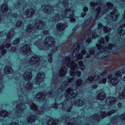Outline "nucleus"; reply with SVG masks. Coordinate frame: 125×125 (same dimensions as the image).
<instances>
[{"label":"nucleus","mask_w":125,"mask_h":125,"mask_svg":"<svg viewBox=\"0 0 125 125\" xmlns=\"http://www.w3.org/2000/svg\"><path fill=\"white\" fill-rule=\"evenodd\" d=\"M22 50L24 54L27 55H30L31 52L30 46L27 45H24L23 46Z\"/></svg>","instance_id":"obj_7"},{"label":"nucleus","mask_w":125,"mask_h":125,"mask_svg":"<svg viewBox=\"0 0 125 125\" xmlns=\"http://www.w3.org/2000/svg\"><path fill=\"white\" fill-rule=\"evenodd\" d=\"M75 74L76 75L78 76H80L81 74L80 72L78 71L76 72L75 73Z\"/></svg>","instance_id":"obj_49"},{"label":"nucleus","mask_w":125,"mask_h":125,"mask_svg":"<svg viewBox=\"0 0 125 125\" xmlns=\"http://www.w3.org/2000/svg\"><path fill=\"white\" fill-rule=\"evenodd\" d=\"M32 87V83L30 82H28L27 83L26 87V89L28 90L31 89Z\"/></svg>","instance_id":"obj_26"},{"label":"nucleus","mask_w":125,"mask_h":125,"mask_svg":"<svg viewBox=\"0 0 125 125\" xmlns=\"http://www.w3.org/2000/svg\"><path fill=\"white\" fill-rule=\"evenodd\" d=\"M74 16L73 12V11H72V14H71V15H70V16H69L68 17L69 18H70V21H71L72 22H73V21H74L75 20V19L74 18H73V17L71 18V16L72 17V16Z\"/></svg>","instance_id":"obj_33"},{"label":"nucleus","mask_w":125,"mask_h":125,"mask_svg":"<svg viewBox=\"0 0 125 125\" xmlns=\"http://www.w3.org/2000/svg\"><path fill=\"white\" fill-rule=\"evenodd\" d=\"M106 81V79L104 78L102 79V80L100 81L99 82V83H105Z\"/></svg>","instance_id":"obj_38"},{"label":"nucleus","mask_w":125,"mask_h":125,"mask_svg":"<svg viewBox=\"0 0 125 125\" xmlns=\"http://www.w3.org/2000/svg\"><path fill=\"white\" fill-rule=\"evenodd\" d=\"M52 58L51 57H50L48 60V61L50 62H52Z\"/></svg>","instance_id":"obj_63"},{"label":"nucleus","mask_w":125,"mask_h":125,"mask_svg":"<svg viewBox=\"0 0 125 125\" xmlns=\"http://www.w3.org/2000/svg\"><path fill=\"white\" fill-rule=\"evenodd\" d=\"M77 94V91L75 90H72L69 89L66 91V95L70 98H72L75 96Z\"/></svg>","instance_id":"obj_5"},{"label":"nucleus","mask_w":125,"mask_h":125,"mask_svg":"<svg viewBox=\"0 0 125 125\" xmlns=\"http://www.w3.org/2000/svg\"><path fill=\"white\" fill-rule=\"evenodd\" d=\"M35 11L32 9H29L27 10L25 13V15L28 17H31L35 13Z\"/></svg>","instance_id":"obj_11"},{"label":"nucleus","mask_w":125,"mask_h":125,"mask_svg":"<svg viewBox=\"0 0 125 125\" xmlns=\"http://www.w3.org/2000/svg\"><path fill=\"white\" fill-rule=\"evenodd\" d=\"M94 81H95V80H94L92 77L90 76L87 79L85 80V82L86 83H91Z\"/></svg>","instance_id":"obj_25"},{"label":"nucleus","mask_w":125,"mask_h":125,"mask_svg":"<svg viewBox=\"0 0 125 125\" xmlns=\"http://www.w3.org/2000/svg\"><path fill=\"white\" fill-rule=\"evenodd\" d=\"M83 10L84 11V12H85L87 10L88 8L86 7H84L83 9Z\"/></svg>","instance_id":"obj_62"},{"label":"nucleus","mask_w":125,"mask_h":125,"mask_svg":"<svg viewBox=\"0 0 125 125\" xmlns=\"http://www.w3.org/2000/svg\"><path fill=\"white\" fill-rule=\"evenodd\" d=\"M112 75L111 74H110L108 76L107 78L109 79H111V78H112Z\"/></svg>","instance_id":"obj_54"},{"label":"nucleus","mask_w":125,"mask_h":125,"mask_svg":"<svg viewBox=\"0 0 125 125\" xmlns=\"http://www.w3.org/2000/svg\"><path fill=\"white\" fill-rule=\"evenodd\" d=\"M86 53V51L84 49H82L81 50V53L83 55L85 54Z\"/></svg>","instance_id":"obj_45"},{"label":"nucleus","mask_w":125,"mask_h":125,"mask_svg":"<svg viewBox=\"0 0 125 125\" xmlns=\"http://www.w3.org/2000/svg\"><path fill=\"white\" fill-rule=\"evenodd\" d=\"M44 27V24L43 22L41 21L39 23L37 26L38 29H43Z\"/></svg>","instance_id":"obj_21"},{"label":"nucleus","mask_w":125,"mask_h":125,"mask_svg":"<svg viewBox=\"0 0 125 125\" xmlns=\"http://www.w3.org/2000/svg\"><path fill=\"white\" fill-rule=\"evenodd\" d=\"M86 57L87 58H89L90 57V56L89 54H86L85 55Z\"/></svg>","instance_id":"obj_61"},{"label":"nucleus","mask_w":125,"mask_h":125,"mask_svg":"<svg viewBox=\"0 0 125 125\" xmlns=\"http://www.w3.org/2000/svg\"><path fill=\"white\" fill-rule=\"evenodd\" d=\"M105 40H106V42H107L108 41V40H109V37L108 36H106L105 37Z\"/></svg>","instance_id":"obj_55"},{"label":"nucleus","mask_w":125,"mask_h":125,"mask_svg":"<svg viewBox=\"0 0 125 125\" xmlns=\"http://www.w3.org/2000/svg\"><path fill=\"white\" fill-rule=\"evenodd\" d=\"M1 10L3 13L6 12L7 10L6 5L5 4H3L1 7Z\"/></svg>","instance_id":"obj_27"},{"label":"nucleus","mask_w":125,"mask_h":125,"mask_svg":"<svg viewBox=\"0 0 125 125\" xmlns=\"http://www.w3.org/2000/svg\"><path fill=\"white\" fill-rule=\"evenodd\" d=\"M103 9V7L102 6H100L97 9L96 11L98 12H100L101 11H102Z\"/></svg>","instance_id":"obj_39"},{"label":"nucleus","mask_w":125,"mask_h":125,"mask_svg":"<svg viewBox=\"0 0 125 125\" xmlns=\"http://www.w3.org/2000/svg\"><path fill=\"white\" fill-rule=\"evenodd\" d=\"M91 54H93L94 53V51H91L90 52Z\"/></svg>","instance_id":"obj_60"},{"label":"nucleus","mask_w":125,"mask_h":125,"mask_svg":"<svg viewBox=\"0 0 125 125\" xmlns=\"http://www.w3.org/2000/svg\"><path fill=\"white\" fill-rule=\"evenodd\" d=\"M116 118L113 119L112 120L111 123H110L108 124L107 125H114L115 123L117 122V118Z\"/></svg>","instance_id":"obj_31"},{"label":"nucleus","mask_w":125,"mask_h":125,"mask_svg":"<svg viewBox=\"0 0 125 125\" xmlns=\"http://www.w3.org/2000/svg\"><path fill=\"white\" fill-rule=\"evenodd\" d=\"M125 97V90H123L122 91V93L120 94V98L121 99H123Z\"/></svg>","instance_id":"obj_32"},{"label":"nucleus","mask_w":125,"mask_h":125,"mask_svg":"<svg viewBox=\"0 0 125 125\" xmlns=\"http://www.w3.org/2000/svg\"><path fill=\"white\" fill-rule=\"evenodd\" d=\"M19 42L20 41L19 39H17L16 41H14L13 44L14 45H16L17 44L19 43Z\"/></svg>","instance_id":"obj_40"},{"label":"nucleus","mask_w":125,"mask_h":125,"mask_svg":"<svg viewBox=\"0 0 125 125\" xmlns=\"http://www.w3.org/2000/svg\"><path fill=\"white\" fill-rule=\"evenodd\" d=\"M97 87V86L96 85H93L92 86V87L93 88L95 89Z\"/></svg>","instance_id":"obj_53"},{"label":"nucleus","mask_w":125,"mask_h":125,"mask_svg":"<svg viewBox=\"0 0 125 125\" xmlns=\"http://www.w3.org/2000/svg\"><path fill=\"white\" fill-rule=\"evenodd\" d=\"M43 33L45 35H47L48 34V32L47 31H44L43 32Z\"/></svg>","instance_id":"obj_57"},{"label":"nucleus","mask_w":125,"mask_h":125,"mask_svg":"<svg viewBox=\"0 0 125 125\" xmlns=\"http://www.w3.org/2000/svg\"><path fill=\"white\" fill-rule=\"evenodd\" d=\"M45 96L42 93H40L36 95V97L38 99L42 100V99H43L45 97Z\"/></svg>","instance_id":"obj_20"},{"label":"nucleus","mask_w":125,"mask_h":125,"mask_svg":"<svg viewBox=\"0 0 125 125\" xmlns=\"http://www.w3.org/2000/svg\"><path fill=\"white\" fill-rule=\"evenodd\" d=\"M104 31L106 32H107L109 31H110L111 29L110 28L107 27H104Z\"/></svg>","instance_id":"obj_37"},{"label":"nucleus","mask_w":125,"mask_h":125,"mask_svg":"<svg viewBox=\"0 0 125 125\" xmlns=\"http://www.w3.org/2000/svg\"><path fill=\"white\" fill-rule=\"evenodd\" d=\"M0 114L1 116H6L8 115V113L6 111L2 110L0 112Z\"/></svg>","instance_id":"obj_29"},{"label":"nucleus","mask_w":125,"mask_h":125,"mask_svg":"<svg viewBox=\"0 0 125 125\" xmlns=\"http://www.w3.org/2000/svg\"><path fill=\"white\" fill-rule=\"evenodd\" d=\"M31 74L29 72H26L24 75V78L26 81H28L31 79L32 77Z\"/></svg>","instance_id":"obj_13"},{"label":"nucleus","mask_w":125,"mask_h":125,"mask_svg":"<svg viewBox=\"0 0 125 125\" xmlns=\"http://www.w3.org/2000/svg\"><path fill=\"white\" fill-rule=\"evenodd\" d=\"M83 82V80L80 79H78L76 81L75 85L77 87H79L81 86V84Z\"/></svg>","instance_id":"obj_24"},{"label":"nucleus","mask_w":125,"mask_h":125,"mask_svg":"<svg viewBox=\"0 0 125 125\" xmlns=\"http://www.w3.org/2000/svg\"><path fill=\"white\" fill-rule=\"evenodd\" d=\"M66 65L68 67L70 66L71 71L70 75L71 76H73L74 75V72L78 69L77 64L73 62H70L68 64H66Z\"/></svg>","instance_id":"obj_3"},{"label":"nucleus","mask_w":125,"mask_h":125,"mask_svg":"<svg viewBox=\"0 0 125 125\" xmlns=\"http://www.w3.org/2000/svg\"><path fill=\"white\" fill-rule=\"evenodd\" d=\"M10 32V33H9L8 35V38H10L11 37H12L13 36V34L14 33V32L13 31L12 32V35H11V32Z\"/></svg>","instance_id":"obj_46"},{"label":"nucleus","mask_w":125,"mask_h":125,"mask_svg":"<svg viewBox=\"0 0 125 125\" xmlns=\"http://www.w3.org/2000/svg\"><path fill=\"white\" fill-rule=\"evenodd\" d=\"M79 64L81 69L83 70L84 69V67L83 65V62L82 61H79Z\"/></svg>","instance_id":"obj_35"},{"label":"nucleus","mask_w":125,"mask_h":125,"mask_svg":"<svg viewBox=\"0 0 125 125\" xmlns=\"http://www.w3.org/2000/svg\"><path fill=\"white\" fill-rule=\"evenodd\" d=\"M61 122H62L67 124V125H72L73 122L71 120L70 118H60L59 120H53L52 118H50L49 120L47 122V125H57L58 124Z\"/></svg>","instance_id":"obj_1"},{"label":"nucleus","mask_w":125,"mask_h":125,"mask_svg":"<svg viewBox=\"0 0 125 125\" xmlns=\"http://www.w3.org/2000/svg\"><path fill=\"white\" fill-rule=\"evenodd\" d=\"M107 6L108 7H110V8L113 6V4L109 2L107 3Z\"/></svg>","instance_id":"obj_42"},{"label":"nucleus","mask_w":125,"mask_h":125,"mask_svg":"<svg viewBox=\"0 0 125 125\" xmlns=\"http://www.w3.org/2000/svg\"><path fill=\"white\" fill-rule=\"evenodd\" d=\"M105 43V39L104 38H102L100 39L99 44H97L96 46L98 49L99 50H102V49L104 51L106 49V47L104 46V43Z\"/></svg>","instance_id":"obj_4"},{"label":"nucleus","mask_w":125,"mask_h":125,"mask_svg":"<svg viewBox=\"0 0 125 125\" xmlns=\"http://www.w3.org/2000/svg\"><path fill=\"white\" fill-rule=\"evenodd\" d=\"M116 100L115 98L113 97H109L107 99V104L108 105H112L115 102Z\"/></svg>","instance_id":"obj_14"},{"label":"nucleus","mask_w":125,"mask_h":125,"mask_svg":"<svg viewBox=\"0 0 125 125\" xmlns=\"http://www.w3.org/2000/svg\"><path fill=\"white\" fill-rule=\"evenodd\" d=\"M118 31L119 34L123 35L125 33V27L123 28L122 27H120L118 29Z\"/></svg>","instance_id":"obj_18"},{"label":"nucleus","mask_w":125,"mask_h":125,"mask_svg":"<svg viewBox=\"0 0 125 125\" xmlns=\"http://www.w3.org/2000/svg\"><path fill=\"white\" fill-rule=\"evenodd\" d=\"M52 8L51 7H47L46 8V13H49L51 12L52 10Z\"/></svg>","instance_id":"obj_34"},{"label":"nucleus","mask_w":125,"mask_h":125,"mask_svg":"<svg viewBox=\"0 0 125 125\" xmlns=\"http://www.w3.org/2000/svg\"><path fill=\"white\" fill-rule=\"evenodd\" d=\"M45 77V74L43 72H39L37 74L36 77V80L37 82L36 83L38 84L39 83L41 82L43 80V79Z\"/></svg>","instance_id":"obj_8"},{"label":"nucleus","mask_w":125,"mask_h":125,"mask_svg":"<svg viewBox=\"0 0 125 125\" xmlns=\"http://www.w3.org/2000/svg\"><path fill=\"white\" fill-rule=\"evenodd\" d=\"M85 15V12H83L81 14V16L82 17H84Z\"/></svg>","instance_id":"obj_56"},{"label":"nucleus","mask_w":125,"mask_h":125,"mask_svg":"<svg viewBox=\"0 0 125 125\" xmlns=\"http://www.w3.org/2000/svg\"><path fill=\"white\" fill-rule=\"evenodd\" d=\"M118 82V80L117 77H113L111 81V84L114 85H116Z\"/></svg>","instance_id":"obj_19"},{"label":"nucleus","mask_w":125,"mask_h":125,"mask_svg":"<svg viewBox=\"0 0 125 125\" xmlns=\"http://www.w3.org/2000/svg\"><path fill=\"white\" fill-rule=\"evenodd\" d=\"M80 47H77V48H74L75 49L74 52L73 53V57H75L77 55H78L77 56V58L78 59H81L82 58V54H81V53H79V50L80 49L79 48Z\"/></svg>","instance_id":"obj_9"},{"label":"nucleus","mask_w":125,"mask_h":125,"mask_svg":"<svg viewBox=\"0 0 125 125\" xmlns=\"http://www.w3.org/2000/svg\"><path fill=\"white\" fill-rule=\"evenodd\" d=\"M22 50L24 54L27 55H30L31 52L30 46L27 45H24L23 46Z\"/></svg>","instance_id":"obj_6"},{"label":"nucleus","mask_w":125,"mask_h":125,"mask_svg":"<svg viewBox=\"0 0 125 125\" xmlns=\"http://www.w3.org/2000/svg\"><path fill=\"white\" fill-rule=\"evenodd\" d=\"M118 105H119V106H118V107H120L121 106V103H119L118 104Z\"/></svg>","instance_id":"obj_64"},{"label":"nucleus","mask_w":125,"mask_h":125,"mask_svg":"<svg viewBox=\"0 0 125 125\" xmlns=\"http://www.w3.org/2000/svg\"><path fill=\"white\" fill-rule=\"evenodd\" d=\"M65 25L62 23H59L57 25V30L60 31H63L64 29Z\"/></svg>","instance_id":"obj_16"},{"label":"nucleus","mask_w":125,"mask_h":125,"mask_svg":"<svg viewBox=\"0 0 125 125\" xmlns=\"http://www.w3.org/2000/svg\"><path fill=\"white\" fill-rule=\"evenodd\" d=\"M119 15L118 13V12L117 10H115L112 12L110 17L114 21H115L117 18V17Z\"/></svg>","instance_id":"obj_15"},{"label":"nucleus","mask_w":125,"mask_h":125,"mask_svg":"<svg viewBox=\"0 0 125 125\" xmlns=\"http://www.w3.org/2000/svg\"><path fill=\"white\" fill-rule=\"evenodd\" d=\"M11 46V44L9 43H7L6 44V48H8Z\"/></svg>","instance_id":"obj_48"},{"label":"nucleus","mask_w":125,"mask_h":125,"mask_svg":"<svg viewBox=\"0 0 125 125\" xmlns=\"http://www.w3.org/2000/svg\"><path fill=\"white\" fill-rule=\"evenodd\" d=\"M98 29H100V28H101L102 26V25L100 23H99L98 24Z\"/></svg>","instance_id":"obj_58"},{"label":"nucleus","mask_w":125,"mask_h":125,"mask_svg":"<svg viewBox=\"0 0 125 125\" xmlns=\"http://www.w3.org/2000/svg\"><path fill=\"white\" fill-rule=\"evenodd\" d=\"M4 72L6 74H9L12 72V70L11 67L9 66H6L4 69Z\"/></svg>","instance_id":"obj_17"},{"label":"nucleus","mask_w":125,"mask_h":125,"mask_svg":"<svg viewBox=\"0 0 125 125\" xmlns=\"http://www.w3.org/2000/svg\"><path fill=\"white\" fill-rule=\"evenodd\" d=\"M4 46H5L4 45H2L0 47V49L1 50H2L4 48Z\"/></svg>","instance_id":"obj_59"},{"label":"nucleus","mask_w":125,"mask_h":125,"mask_svg":"<svg viewBox=\"0 0 125 125\" xmlns=\"http://www.w3.org/2000/svg\"><path fill=\"white\" fill-rule=\"evenodd\" d=\"M35 121V118H28L27 121L29 123H31Z\"/></svg>","instance_id":"obj_30"},{"label":"nucleus","mask_w":125,"mask_h":125,"mask_svg":"<svg viewBox=\"0 0 125 125\" xmlns=\"http://www.w3.org/2000/svg\"><path fill=\"white\" fill-rule=\"evenodd\" d=\"M112 44H110V45L108 46L107 47L108 49L109 50L111 49L112 48Z\"/></svg>","instance_id":"obj_51"},{"label":"nucleus","mask_w":125,"mask_h":125,"mask_svg":"<svg viewBox=\"0 0 125 125\" xmlns=\"http://www.w3.org/2000/svg\"><path fill=\"white\" fill-rule=\"evenodd\" d=\"M74 103L75 104H78L79 106H81L83 104V102L82 101L79 100L76 101Z\"/></svg>","instance_id":"obj_28"},{"label":"nucleus","mask_w":125,"mask_h":125,"mask_svg":"<svg viewBox=\"0 0 125 125\" xmlns=\"http://www.w3.org/2000/svg\"><path fill=\"white\" fill-rule=\"evenodd\" d=\"M67 71V69L65 68L61 69L60 72V75L62 76L65 75Z\"/></svg>","instance_id":"obj_22"},{"label":"nucleus","mask_w":125,"mask_h":125,"mask_svg":"<svg viewBox=\"0 0 125 125\" xmlns=\"http://www.w3.org/2000/svg\"><path fill=\"white\" fill-rule=\"evenodd\" d=\"M21 24L20 22H19L16 24V26L18 27H19Z\"/></svg>","instance_id":"obj_50"},{"label":"nucleus","mask_w":125,"mask_h":125,"mask_svg":"<svg viewBox=\"0 0 125 125\" xmlns=\"http://www.w3.org/2000/svg\"><path fill=\"white\" fill-rule=\"evenodd\" d=\"M95 118L94 119V123H96V122L98 123L99 121V119L100 118Z\"/></svg>","instance_id":"obj_44"},{"label":"nucleus","mask_w":125,"mask_h":125,"mask_svg":"<svg viewBox=\"0 0 125 125\" xmlns=\"http://www.w3.org/2000/svg\"><path fill=\"white\" fill-rule=\"evenodd\" d=\"M44 42L45 45L48 47H52L55 44L54 40L52 37H48L45 39Z\"/></svg>","instance_id":"obj_2"},{"label":"nucleus","mask_w":125,"mask_h":125,"mask_svg":"<svg viewBox=\"0 0 125 125\" xmlns=\"http://www.w3.org/2000/svg\"><path fill=\"white\" fill-rule=\"evenodd\" d=\"M40 60L39 57H37L36 58L34 57H32L29 60L28 63L31 65L34 64L36 63L39 62Z\"/></svg>","instance_id":"obj_10"},{"label":"nucleus","mask_w":125,"mask_h":125,"mask_svg":"<svg viewBox=\"0 0 125 125\" xmlns=\"http://www.w3.org/2000/svg\"><path fill=\"white\" fill-rule=\"evenodd\" d=\"M33 26L32 25H30L27 27L26 31L28 32H31L33 30Z\"/></svg>","instance_id":"obj_23"},{"label":"nucleus","mask_w":125,"mask_h":125,"mask_svg":"<svg viewBox=\"0 0 125 125\" xmlns=\"http://www.w3.org/2000/svg\"><path fill=\"white\" fill-rule=\"evenodd\" d=\"M37 106L34 104H33L31 106V109L35 111L37 110Z\"/></svg>","instance_id":"obj_36"},{"label":"nucleus","mask_w":125,"mask_h":125,"mask_svg":"<svg viewBox=\"0 0 125 125\" xmlns=\"http://www.w3.org/2000/svg\"><path fill=\"white\" fill-rule=\"evenodd\" d=\"M121 76L123 77V79L124 81H125V72L121 74Z\"/></svg>","instance_id":"obj_43"},{"label":"nucleus","mask_w":125,"mask_h":125,"mask_svg":"<svg viewBox=\"0 0 125 125\" xmlns=\"http://www.w3.org/2000/svg\"><path fill=\"white\" fill-rule=\"evenodd\" d=\"M105 94L103 92H101L99 93L97 96V98L98 100H103L105 98Z\"/></svg>","instance_id":"obj_12"},{"label":"nucleus","mask_w":125,"mask_h":125,"mask_svg":"<svg viewBox=\"0 0 125 125\" xmlns=\"http://www.w3.org/2000/svg\"><path fill=\"white\" fill-rule=\"evenodd\" d=\"M121 73L120 72L118 71L116 72L115 75L116 76H118L120 75Z\"/></svg>","instance_id":"obj_41"},{"label":"nucleus","mask_w":125,"mask_h":125,"mask_svg":"<svg viewBox=\"0 0 125 125\" xmlns=\"http://www.w3.org/2000/svg\"><path fill=\"white\" fill-rule=\"evenodd\" d=\"M10 125H20L19 124L17 123L13 122Z\"/></svg>","instance_id":"obj_52"},{"label":"nucleus","mask_w":125,"mask_h":125,"mask_svg":"<svg viewBox=\"0 0 125 125\" xmlns=\"http://www.w3.org/2000/svg\"><path fill=\"white\" fill-rule=\"evenodd\" d=\"M6 52V51L5 49L3 50L1 52V54L2 55H4Z\"/></svg>","instance_id":"obj_47"}]
</instances>
